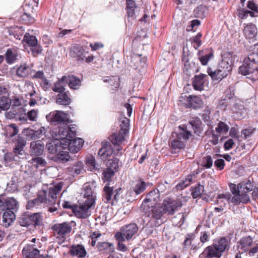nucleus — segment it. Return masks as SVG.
I'll return each instance as SVG.
<instances>
[{"mask_svg":"<svg viewBox=\"0 0 258 258\" xmlns=\"http://www.w3.org/2000/svg\"><path fill=\"white\" fill-rule=\"evenodd\" d=\"M114 237L116 240L118 242L117 245V249L122 252H125L128 250L127 246L123 243L126 240L125 238H123L119 234H115Z\"/></svg>","mask_w":258,"mask_h":258,"instance_id":"c9c22d12","label":"nucleus"},{"mask_svg":"<svg viewBox=\"0 0 258 258\" xmlns=\"http://www.w3.org/2000/svg\"><path fill=\"white\" fill-rule=\"evenodd\" d=\"M24 41L30 46H35L37 44V39L35 36L26 33L24 36Z\"/></svg>","mask_w":258,"mask_h":258,"instance_id":"49530a36","label":"nucleus"},{"mask_svg":"<svg viewBox=\"0 0 258 258\" xmlns=\"http://www.w3.org/2000/svg\"><path fill=\"white\" fill-rule=\"evenodd\" d=\"M237 16L241 19H246L248 15L251 17H255L256 15H253V13L252 12H250L249 10H246L245 8H239L237 11Z\"/></svg>","mask_w":258,"mask_h":258,"instance_id":"79ce46f5","label":"nucleus"},{"mask_svg":"<svg viewBox=\"0 0 258 258\" xmlns=\"http://www.w3.org/2000/svg\"><path fill=\"white\" fill-rule=\"evenodd\" d=\"M160 194L157 189H154L150 191L146 196L141 206V210L147 217H153L154 210L157 209L159 205L157 204L159 201Z\"/></svg>","mask_w":258,"mask_h":258,"instance_id":"0eeeda50","label":"nucleus"},{"mask_svg":"<svg viewBox=\"0 0 258 258\" xmlns=\"http://www.w3.org/2000/svg\"><path fill=\"white\" fill-rule=\"evenodd\" d=\"M229 129V127L228 125L222 121H220L218 123L217 126L215 128L216 132L219 134H226L228 132Z\"/></svg>","mask_w":258,"mask_h":258,"instance_id":"13d9d810","label":"nucleus"},{"mask_svg":"<svg viewBox=\"0 0 258 258\" xmlns=\"http://www.w3.org/2000/svg\"><path fill=\"white\" fill-rule=\"evenodd\" d=\"M85 163L88 167V170L94 171L98 170L95 157L92 155H88L85 159Z\"/></svg>","mask_w":258,"mask_h":258,"instance_id":"f704fd0d","label":"nucleus"},{"mask_svg":"<svg viewBox=\"0 0 258 258\" xmlns=\"http://www.w3.org/2000/svg\"><path fill=\"white\" fill-rule=\"evenodd\" d=\"M97 247L100 251L107 249L109 252H113L115 250L113 244L107 242H98L97 244Z\"/></svg>","mask_w":258,"mask_h":258,"instance_id":"e433bc0d","label":"nucleus"},{"mask_svg":"<svg viewBox=\"0 0 258 258\" xmlns=\"http://www.w3.org/2000/svg\"><path fill=\"white\" fill-rule=\"evenodd\" d=\"M52 138L55 140H68L73 138L75 133L66 123L59 124L57 127L53 128L50 132Z\"/></svg>","mask_w":258,"mask_h":258,"instance_id":"1a4fd4ad","label":"nucleus"},{"mask_svg":"<svg viewBox=\"0 0 258 258\" xmlns=\"http://www.w3.org/2000/svg\"><path fill=\"white\" fill-rule=\"evenodd\" d=\"M18 133V130L15 124H11L7 127L6 136L8 137H13Z\"/></svg>","mask_w":258,"mask_h":258,"instance_id":"6e6d98bb","label":"nucleus"},{"mask_svg":"<svg viewBox=\"0 0 258 258\" xmlns=\"http://www.w3.org/2000/svg\"><path fill=\"white\" fill-rule=\"evenodd\" d=\"M9 95L7 89L0 87V110H6L10 108L11 100Z\"/></svg>","mask_w":258,"mask_h":258,"instance_id":"f3484780","label":"nucleus"},{"mask_svg":"<svg viewBox=\"0 0 258 258\" xmlns=\"http://www.w3.org/2000/svg\"><path fill=\"white\" fill-rule=\"evenodd\" d=\"M103 197L106 200L105 202H109L114 197V190L113 187H110L109 184H106L103 188Z\"/></svg>","mask_w":258,"mask_h":258,"instance_id":"58836bf2","label":"nucleus"},{"mask_svg":"<svg viewBox=\"0 0 258 258\" xmlns=\"http://www.w3.org/2000/svg\"><path fill=\"white\" fill-rule=\"evenodd\" d=\"M246 7L249 10L250 12L253 13V15L258 16V5L255 4L253 1H249L246 4Z\"/></svg>","mask_w":258,"mask_h":258,"instance_id":"bf43d9fd","label":"nucleus"},{"mask_svg":"<svg viewBox=\"0 0 258 258\" xmlns=\"http://www.w3.org/2000/svg\"><path fill=\"white\" fill-rule=\"evenodd\" d=\"M125 135L121 131L118 133H114L110 136L109 140L114 146H119L124 141Z\"/></svg>","mask_w":258,"mask_h":258,"instance_id":"a878e982","label":"nucleus"},{"mask_svg":"<svg viewBox=\"0 0 258 258\" xmlns=\"http://www.w3.org/2000/svg\"><path fill=\"white\" fill-rule=\"evenodd\" d=\"M69 85L71 88L77 89L79 88L81 81L74 76L69 77Z\"/></svg>","mask_w":258,"mask_h":258,"instance_id":"864d4df0","label":"nucleus"},{"mask_svg":"<svg viewBox=\"0 0 258 258\" xmlns=\"http://www.w3.org/2000/svg\"><path fill=\"white\" fill-rule=\"evenodd\" d=\"M170 145L173 149L175 150H180L185 148L186 143L181 139H179L177 137H176L175 139L171 142Z\"/></svg>","mask_w":258,"mask_h":258,"instance_id":"4c0bfd02","label":"nucleus"},{"mask_svg":"<svg viewBox=\"0 0 258 258\" xmlns=\"http://www.w3.org/2000/svg\"><path fill=\"white\" fill-rule=\"evenodd\" d=\"M64 208H69L71 209L72 213L78 218H81V206L76 204L72 205L69 202H64L62 205Z\"/></svg>","mask_w":258,"mask_h":258,"instance_id":"473e14b6","label":"nucleus"},{"mask_svg":"<svg viewBox=\"0 0 258 258\" xmlns=\"http://www.w3.org/2000/svg\"><path fill=\"white\" fill-rule=\"evenodd\" d=\"M228 246V241L224 237L214 240L213 243L207 246L201 253L199 258H220Z\"/></svg>","mask_w":258,"mask_h":258,"instance_id":"7ed1b4c3","label":"nucleus"},{"mask_svg":"<svg viewBox=\"0 0 258 258\" xmlns=\"http://www.w3.org/2000/svg\"><path fill=\"white\" fill-rule=\"evenodd\" d=\"M101 148L98 151V155L102 160L105 161L108 159L111 155L113 154L116 156L121 153H119V151L121 150V148L117 149V150L113 151L110 144L108 142H102L101 143Z\"/></svg>","mask_w":258,"mask_h":258,"instance_id":"f8f14e48","label":"nucleus"},{"mask_svg":"<svg viewBox=\"0 0 258 258\" xmlns=\"http://www.w3.org/2000/svg\"><path fill=\"white\" fill-rule=\"evenodd\" d=\"M31 70L29 66L23 64L17 70V75L21 77H26L31 73Z\"/></svg>","mask_w":258,"mask_h":258,"instance_id":"a19ab883","label":"nucleus"},{"mask_svg":"<svg viewBox=\"0 0 258 258\" xmlns=\"http://www.w3.org/2000/svg\"><path fill=\"white\" fill-rule=\"evenodd\" d=\"M193 176L191 175H189L186 177L184 179L182 180L181 182L179 183L176 185V188L178 190L183 189L184 188L186 187L188 185H189L191 182L192 180Z\"/></svg>","mask_w":258,"mask_h":258,"instance_id":"3c124183","label":"nucleus"},{"mask_svg":"<svg viewBox=\"0 0 258 258\" xmlns=\"http://www.w3.org/2000/svg\"><path fill=\"white\" fill-rule=\"evenodd\" d=\"M14 212L11 210L6 211L3 215V223L6 227L10 226L15 220Z\"/></svg>","mask_w":258,"mask_h":258,"instance_id":"c85d7f7f","label":"nucleus"},{"mask_svg":"<svg viewBox=\"0 0 258 258\" xmlns=\"http://www.w3.org/2000/svg\"><path fill=\"white\" fill-rule=\"evenodd\" d=\"M70 156L68 151L60 150L57 155L53 157L54 160L58 163H65L69 160Z\"/></svg>","mask_w":258,"mask_h":258,"instance_id":"2f4dec72","label":"nucleus"},{"mask_svg":"<svg viewBox=\"0 0 258 258\" xmlns=\"http://www.w3.org/2000/svg\"><path fill=\"white\" fill-rule=\"evenodd\" d=\"M189 103L191 107L196 109L201 107L203 104V102L200 97L194 96H190Z\"/></svg>","mask_w":258,"mask_h":258,"instance_id":"09e8293b","label":"nucleus"},{"mask_svg":"<svg viewBox=\"0 0 258 258\" xmlns=\"http://www.w3.org/2000/svg\"><path fill=\"white\" fill-rule=\"evenodd\" d=\"M208 76L204 74L195 75L192 82L193 88L200 91L204 90L205 86L208 84Z\"/></svg>","mask_w":258,"mask_h":258,"instance_id":"dca6fc26","label":"nucleus"},{"mask_svg":"<svg viewBox=\"0 0 258 258\" xmlns=\"http://www.w3.org/2000/svg\"><path fill=\"white\" fill-rule=\"evenodd\" d=\"M83 189L84 194L82 203V219L91 215V209L94 205L96 200V195L90 183H85Z\"/></svg>","mask_w":258,"mask_h":258,"instance_id":"423d86ee","label":"nucleus"},{"mask_svg":"<svg viewBox=\"0 0 258 258\" xmlns=\"http://www.w3.org/2000/svg\"><path fill=\"white\" fill-rule=\"evenodd\" d=\"M204 187L203 185L198 184L192 189L191 195L193 198H197L201 196L204 191Z\"/></svg>","mask_w":258,"mask_h":258,"instance_id":"5fc2aeb1","label":"nucleus"},{"mask_svg":"<svg viewBox=\"0 0 258 258\" xmlns=\"http://www.w3.org/2000/svg\"><path fill=\"white\" fill-rule=\"evenodd\" d=\"M45 128L41 127L37 131L29 128L24 130L23 133L29 140H34L40 138V137L45 134Z\"/></svg>","mask_w":258,"mask_h":258,"instance_id":"5701e85b","label":"nucleus"},{"mask_svg":"<svg viewBox=\"0 0 258 258\" xmlns=\"http://www.w3.org/2000/svg\"><path fill=\"white\" fill-rule=\"evenodd\" d=\"M258 48L248 55L239 68V73L253 81L258 80Z\"/></svg>","mask_w":258,"mask_h":258,"instance_id":"f03ea898","label":"nucleus"},{"mask_svg":"<svg viewBox=\"0 0 258 258\" xmlns=\"http://www.w3.org/2000/svg\"><path fill=\"white\" fill-rule=\"evenodd\" d=\"M146 186L145 181L142 180H139L137 182L134 188V191L137 195H139L146 189Z\"/></svg>","mask_w":258,"mask_h":258,"instance_id":"8fccbe9b","label":"nucleus"},{"mask_svg":"<svg viewBox=\"0 0 258 258\" xmlns=\"http://www.w3.org/2000/svg\"><path fill=\"white\" fill-rule=\"evenodd\" d=\"M138 231V227L135 223H132L122 227L120 231H118L115 234H120L123 238H125L126 240H129L135 235Z\"/></svg>","mask_w":258,"mask_h":258,"instance_id":"4468645a","label":"nucleus"},{"mask_svg":"<svg viewBox=\"0 0 258 258\" xmlns=\"http://www.w3.org/2000/svg\"><path fill=\"white\" fill-rule=\"evenodd\" d=\"M31 161L33 165L37 168L39 166H44L46 163L45 160L40 157L33 158Z\"/></svg>","mask_w":258,"mask_h":258,"instance_id":"680f3d73","label":"nucleus"},{"mask_svg":"<svg viewBox=\"0 0 258 258\" xmlns=\"http://www.w3.org/2000/svg\"><path fill=\"white\" fill-rule=\"evenodd\" d=\"M230 189L233 196L229 192L219 194L217 199L226 201L228 204L232 203L234 205H239L240 203L246 204L250 202V197L248 192L252 190L253 185L250 180L242 182L238 184L231 183Z\"/></svg>","mask_w":258,"mask_h":258,"instance_id":"f257e3e1","label":"nucleus"},{"mask_svg":"<svg viewBox=\"0 0 258 258\" xmlns=\"http://www.w3.org/2000/svg\"><path fill=\"white\" fill-rule=\"evenodd\" d=\"M233 58L228 55L222 58L216 70H213L209 68L207 69L208 75L214 81H221L226 77L232 70Z\"/></svg>","mask_w":258,"mask_h":258,"instance_id":"20e7f679","label":"nucleus"},{"mask_svg":"<svg viewBox=\"0 0 258 258\" xmlns=\"http://www.w3.org/2000/svg\"><path fill=\"white\" fill-rule=\"evenodd\" d=\"M213 161L210 155L204 156L202 161L201 165L206 168H210L213 165Z\"/></svg>","mask_w":258,"mask_h":258,"instance_id":"4d7b16f0","label":"nucleus"},{"mask_svg":"<svg viewBox=\"0 0 258 258\" xmlns=\"http://www.w3.org/2000/svg\"><path fill=\"white\" fill-rule=\"evenodd\" d=\"M26 144V140L22 137L18 136L15 143V147L13 149V152L16 155L23 154V149Z\"/></svg>","mask_w":258,"mask_h":258,"instance_id":"cd10ccee","label":"nucleus"},{"mask_svg":"<svg viewBox=\"0 0 258 258\" xmlns=\"http://www.w3.org/2000/svg\"><path fill=\"white\" fill-rule=\"evenodd\" d=\"M118 159L115 157L113 158L112 160L108 161L107 168H112L114 171L116 170L118 168Z\"/></svg>","mask_w":258,"mask_h":258,"instance_id":"e2e57ef3","label":"nucleus"},{"mask_svg":"<svg viewBox=\"0 0 258 258\" xmlns=\"http://www.w3.org/2000/svg\"><path fill=\"white\" fill-rule=\"evenodd\" d=\"M68 83V77L63 76L60 80L57 81L53 86V91L60 93L64 92V86Z\"/></svg>","mask_w":258,"mask_h":258,"instance_id":"c756f323","label":"nucleus"},{"mask_svg":"<svg viewBox=\"0 0 258 258\" xmlns=\"http://www.w3.org/2000/svg\"><path fill=\"white\" fill-rule=\"evenodd\" d=\"M127 17L132 20L136 19L135 9L137 5L134 0H126Z\"/></svg>","mask_w":258,"mask_h":258,"instance_id":"7c9ffc66","label":"nucleus"},{"mask_svg":"<svg viewBox=\"0 0 258 258\" xmlns=\"http://www.w3.org/2000/svg\"><path fill=\"white\" fill-rule=\"evenodd\" d=\"M44 149V144L41 140L32 141L30 144V153L31 155L40 156Z\"/></svg>","mask_w":258,"mask_h":258,"instance_id":"6ab92c4d","label":"nucleus"},{"mask_svg":"<svg viewBox=\"0 0 258 258\" xmlns=\"http://www.w3.org/2000/svg\"><path fill=\"white\" fill-rule=\"evenodd\" d=\"M22 253L25 258H37L39 251L33 245L27 244L23 248Z\"/></svg>","mask_w":258,"mask_h":258,"instance_id":"393cba45","label":"nucleus"},{"mask_svg":"<svg viewBox=\"0 0 258 258\" xmlns=\"http://www.w3.org/2000/svg\"><path fill=\"white\" fill-rule=\"evenodd\" d=\"M194 13L196 17L203 19L207 14L208 9L205 6H200L194 10Z\"/></svg>","mask_w":258,"mask_h":258,"instance_id":"a18cd8bd","label":"nucleus"},{"mask_svg":"<svg viewBox=\"0 0 258 258\" xmlns=\"http://www.w3.org/2000/svg\"><path fill=\"white\" fill-rule=\"evenodd\" d=\"M114 174L115 171H114L112 168L107 167L103 170L102 173V180L104 181V182H109L111 180V179L114 175Z\"/></svg>","mask_w":258,"mask_h":258,"instance_id":"37998d69","label":"nucleus"},{"mask_svg":"<svg viewBox=\"0 0 258 258\" xmlns=\"http://www.w3.org/2000/svg\"><path fill=\"white\" fill-rule=\"evenodd\" d=\"M7 210H11L13 211H16L18 210L19 204L16 199L13 198H7Z\"/></svg>","mask_w":258,"mask_h":258,"instance_id":"ea45409f","label":"nucleus"},{"mask_svg":"<svg viewBox=\"0 0 258 258\" xmlns=\"http://www.w3.org/2000/svg\"><path fill=\"white\" fill-rule=\"evenodd\" d=\"M163 204V206L159 205L157 209L154 210L152 218L156 220L160 219L164 213L173 215L178 208L182 206V202L179 200H174L171 199L165 200Z\"/></svg>","mask_w":258,"mask_h":258,"instance_id":"6e6552de","label":"nucleus"},{"mask_svg":"<svg viewBox=\"0 0 258 258\" xmlns=\"http://www.w3.org/2000/svg\"><path fill=\"white\" fill-rule=\"evenodd\" d=\"M27 116L31 121H36L38 117V110L36 109H32L28 111L26 114Z\"/></svg>","mask_w":258,"mask_h":258,"instance_id":"0e129e2a","label":"nucleus"},{"mask_svg":"<svg viewBox=\"0 0 258 258\" xmlns=\"http://www.w3.org/2000/svg\"><path fill=\"white\" fill-rule=\"evenodd\" d=\"M72 138H69L64 140L68 144L66 150H69L71 152L76 153L78 152L81 149V139L78 138L72 140Z\"/></svg>","mask_w":258,"mask_h":258,"instance_id":"b1692460","label":"nucleus"},{"mask_svg":"<svg viewBox=\"0 0 258 258\" xmlns=\"http://www.w3.org/2000/svg\"><path fill=\"white\" fill-rule=\"evenodd\" d=\"M62 188L61 184L52 186L48 190H42L39 191L38 197L33 200L35 206L40 204L45 203L48 205H52L56 203L58 194Z\"/></svg>","mask_w":258,"mask_h":258,"instance_id":"39448f33","label":"nucleus"},{"mask_svg":"<svg viewBox=\"0 0 258 258\" xmlns=\"http://www.w3.org/2000/svg\"><path fill=\"white\" fill-rule=\"evenodd\" d=\"M70 252L73 255H76L78 257H81V245L73 246L70 250Z\"/></svg>","mask_w":258,"mask_h":258,"instance_id":"338daca9","label":"nucleus"},{"mask_svg":"<svg viewBox=\"0 0 258 258\" xmlns=\"http://www.w3.org/2000/svg\"><path fill=\"white\" fill-rule=\"evenodd\" d=\"M29 95L30 97L29 104L31 106H34L37 104V101L41 99L39 94L35 90H32L30 92Z\"/></svg>","mask_w":258,"mask_h":258,"instance_id":"603ef678","label":"nucleus"},{"mask_svg":"<svg viewBox=\"0 0 258 258\" xmlns=\"http://www.w3.org/2000/svg\"><path fill=\"white\" fill-rule=\"evenodd\" d=\"M244 28L243 33L245 38L249 42H253L256 40L257 35V29L255 25L250 23L244 24Z\"/></svg>","mask_w":258,"mask_h":258,"instance_id":"2eb2a0df","label":"nucleus"},{"mask_svg":"<svg viewBox=\"0 0 258 258\" xmlns=\"http://www.w3.org/2000/svg\"><path fill=\"white\" fill-rule=\"evenodd\" d=\"M129 119L125 117H122L120 118V131L126 134L129 129Z\"/></svg>","mask_w":258,"mask_h":258,"instance_id":"de8ad7c7","label":"nucleus"},{"mask_svg":"<svg viewBox=\"0 0 258 258\" xmlns=\"http://www.w3.org/2000/svg\"><path fill=\"white\" fill-rule=\"evenodd\" d=\"M6 59L9 63H11L16 59V56L11 49H8L6 52Z\"/></svg>","mask_w":258,"mask_h":258,"instance_id":"69168bd1","label":"nucleus"},{"mask_svg":"<svg viewBox=\"0 0 258 258\" xmlns=\"http://www.w3.org/2000/svg\"><path fill=\"white\" fill-rule=\"evenodd\" d=\"M42 221V217L39 213H36L31 215L26 214L20 218L19 223L22 226H29L30 225L36 226L41 225Z\"/></svg>","mask_w":258,"mask_h":258,"instance_id":"9b49d317","label":"nucleus"},{"mask_svg":"<svg viewBox=\"0 0 258 258\" xmlns=\"http://www.w3.org/2000/svg\"><path fill=\"white\" fill-rule=\"evenodd\" d=\"M253 240L250 236L243 237L237 243V250L241 253L247 251L252 243Z\"/></svg>","mask_w":258,"mask_h":258,"instance_id":"4be33fe9","label":"nucleus"},{"mask_svg":"<svg viewBox=\"0 0 258 258\" xmlns=\"http://www.w3.org/2000/svg\"><path fill=\"white\" fill-rule=\"evenodd\" d=\"M201 37L202 34L201 33H198L193 39V46L196 49H198L201 45Z\"/></svg>","mask_w":258,"mask_h":258,"instance_id":"774afa93","label":"nucleus"},{"mask_svg":"<svg viewBox=\"0 0 258 258\" xmlns=\"http://www.w3.org/2000/svg\"><path fill=\"white\" fill-rule=\"evenodd\" d=\"M70 102L71 99L66 92L58 93L56 96V103L58 104L68 105Z\"/></svg>","mask_w":258,"mask_h":258,"instance_id":"72a5a7b5","label":"nucleus"},{"mask_svg":"<svg viewBox=\"0 0 258 258\" xmlns=\"http://www.w3.org/2000/svg\"><path fill=\"white\" fill-rule=\"evenodd\" d=\"M66 143L67 142L64 140H59L53 139L47 143L46 149L49 153L55 156L60 150H66V147L69 145Z\"/></svg>","mask_w":258,"mask_h":258,"instance_id":"ddd939ff","label":"nucleus"},{"mask_svg":"<svg viewBox=\"0 0 258 258\" xmlns=\"http://www.w3.org/2000/svg\"><path fill=\"white\" fill-rule=\"evenodd\" d=\"M197 239L195 238V235L194 234H188L185 237L183 245L184 248H190L193 250L198 249L200 247V243L197 244Z\"/></svg>","mask_w":258,"mask_h":258,"instance_id":"412c9836","label":"nucleus"},{"mask_svg":"<svg viewBox=\"0 0 258 258\" xmlns=\"http://www.w3.org/2000/svg\"><path fill=\"white\" fill-rule=\"evenodd\" d=\"M66 114L62 111H55L46 115V119L51 122H57L62 124L66 119Z\"/></svg>","mask_w":258,"mask_h":258,"instance_id":"aec40b11","label":"nucleus"},{"mask_svg":"<svg viewBox=\"0 0 258 258\" xmlns=\"http://www.w3.org/2000/svg\"><path fill=\"white\" fill-rule=\"evenodd\" d=\"M233 117L237 120L243 118L247 114V110L241 104L234 103L230 108Z\"/></svg>","mask_w":258,"mask_h":258,"instance_id":"a211bd4d","label":"nucleus"},{"mask_svg":"<svg viewBox=\"0 0 258 258\" xmlns=\"http://www.w3.org/2000/svg\"><path fill=\"white\" fill-rule=\"evenodd\" d=\"M189 123L191 125L195 133L199 135L201 133L200 126L201 124V121L198 117L193 118L189 121Z\"/></svg>","mask_w":258,"mask_h":258,"instance_id":"c03bdc74","label":"nucleus"},{"mask_svg":"<svg viewBox=\"0 0 258 258\" xmlns=\"http://www.w3.org/2000/svg\"><path fill=\"white\" fill-rule=\"evenodd\" d=\"M80 50L79 46H74L72 47L70 54L72 57L77 58L78 60H79L81 55Z\"/></svg>","mask_w":258,"mask_h":258,"instance_id":"052dcab7","label":"nucleus"},{"mask_svg":"<svg viewBox=\"0 0 258 258\" xmlns=\"http://www.w3.org/2000/svg\"><path fill=\"white\" fill-rule=\"evenodd\" d=\"M75 225L76 223L74 221H72L70 223L64 222L53 225L51 229L55 235H58V237H61L64 241L66 236L71 232L72 227Z\"/></svg>","mask_w":258,"mask_h":258,"instance_id":"9d476101","label":"nucleus"},{"mask_svg":"<svg viewBox=\"0 0 258 258\" xmlns=\"http://www.w3.org/2000/svg\"><path fill=\"white\" fill-rule=\"evenodd\" d=\"M191 136L192 135L190 132L186 130V126H179L178 131L176 133V137H177L178 139H181L186 143Z\"/></svg>","mask_w":258,"mask_h":258,"instance_id":"bb28decb","label":"nucleus"}]
</instances>
